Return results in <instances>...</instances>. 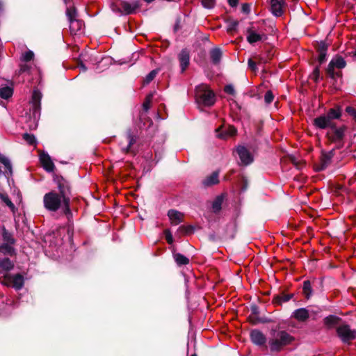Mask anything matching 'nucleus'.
Segmentation results:
<instances>
[{
    "label": "nucleus",
    "mask_w": 356,
    "mask_h": 356,
    "mask_svg": "<svg viewBox=\"0 0 356 356\" xmlns=\"http://www.w3.org/2000/svg\"><path fill=\"white\" fill-rule=\"evenodd\" d=\"M215 0H202V5L208 9H211L215 6Z\"/></svg>",
    "instance_id": "37998d69"
},
{
    "label": "nucleus",
    "mask_w": 356,
    "mask_h": 356,
    "mask_svg": "<svg viewBox=\"0 0 356 356\" xmlns=\"http://www.w3.org/2000/svg\"><path fill=\"white\" fill-rule=\"evenodd\" d=\"M195 99L199 105L211 106L216 102V97L207 85L201 84L195 88Z\"/></svg>",
    "instance_id": "f03ea898"
},
{
    "label": "nucleus",
    "mask_w": 356,
    "mask_h": 356,
    "mask_svg": "<svg viewBox=\"0 0 356 356\" xmlns=\"http://www.w3.org/2000/svg\"><path fill=\"white\" fill-rule=\"evenodd\" d=\"M318 61L320 63H323L326 58L327 52H318Z\"/></svg>",
    "instance_id": "8fccbe9b"
},
{
    "label": "nucleus",
    "mask_w": 356,
    "mask_h": 356,
    "mask_svg": "<svg viewBox=\"0 0 356 356\" xmlns=\"http://www.w3.org/2000/svg\"><path fill=\"white\" fill-rule=\"evenodd\" d=\"M298 321H305L309 317V311L305 308L296 309L291 316Z\"/></svg>",
    "instance_id": "412c9836"
},
{
    "label": "nucleus",
    "mask_w": 356,
    "mask_h": 356,
    "mask_svg": "<svg viewBox=\"0 0 356 356\" xmlns=\"http://www.w3.org/2000/svg\"><path fill=\"white\" fill-rule=\"evenodd\" d=\"M168 216L173 225H177L183 221L184 215L181 212L171 209L168 212Z\"/></svg>",
    "instance_id": "aec40b11"
},
{
    "label": "nucleus",
    "mask_w": 356,
    "mask_h": 356,
    "mask_svg": "<svg viewBox=\"0 0 356 356\" xmlns=\"http://www.w3.org/2000/svg\"><path fill=\"white\" fill-rule=\"evenodd\" d=\"M40 160L42 167L45 169V170L47 172L54 171L55 166L49 154L46 153H42L40 155Z\"/></svg>",
    "instance_id": "f3484780"
},
{
    "label": "nucleus",
    "mask_w": 356,
    "mask_h": 356,
    "mask_svg": "<svg viewBox=\"0 0 356 356\" xmlns=\"http://www.w3.org/2000/svg\"><path fill=\"white\" fill-rule=\"evenodd\" d=\"M79 67L81 69L83 72H85L87 70L86 67L82 63L79 65Z\"/></svg>",
    "instance_id": "bf43d9fd"
},
{
    "label": "nucleus",
    "mask_w": 356,
    "mask_h": 356,
    "mask_svg": "<svg viewBox=\"0 0 356 356\" xmlns=\"http://www.w3.org/2000/svg\"><path fill=\"white\" fill-rule=\"evenodd\" d=\"M13 93V90L12 88L9 86H4L0 88V97L2 99H7L9 97H12Z\"/></svg>",
    "instance_id": "cd10ccee"
},
{
    "label": "nucleus",
    "mask_w": 356,
    "mask_h": 356,
    "mask_svg": "<svg viewBox=\"0 0 356 356\" xmlns=\"http://www.w3.org/2000/svg\"><path fill=\"white\" fill-rule=\"evenodd\" d=\"M283 0H270V10L272 13L277 17L283 14Z\"/></svg>",
    "instance_id": "a211bd4d"
},
{
    "label": "nucleus",
    "mask_w": 356,
    "mask_h": 356,
    "mask_svg": "<svg viewBox=\"0 0 356 356\" xmlns=\"http://www.w3.org/2000/svg\"><path fill=\"white\" fill-rule=\"evenodd\" d=\"M69 22L70 31L71 34L76 35L81 34L82 33L84 26L83 21L77 19H72L71 20H69Z\"/></svg>",
    "instance_id": "2eb2a0df"
},
{
    "label": "nucleus",
    "mask_w": 356,
    "mask_h": 356,
    "mask_svg": "<svg viewBox=\"0 0 356 356\" xmlns=\"http://www.w3.org/2000/svg\"><path fill=\"white\" fill-rule=\"evenodd\" d=\"M303 292L307 298H309L312 293V286L309 281H305L303 283Z\"/></svg>",
    "instance_id": "c9c22d12"
},
{
    "label": "nucleus",
    "mask_w": 356,
    "mask_h": 356,
    "mask_svg": "<svg viewBox=\"0 0 356 356\" xmlns=\"http://www.w3.org/2000/svg\"><path fill=\"white\" fill-rule=\"evenodd\" d=\"M327 45L324 42H321L318 44V52H327Z\"/></svg>",
    "instance_id": "de8ad7c7"
},
{
    "label": "nucleus",
    "mask_w": 356,
    "mask_h": 356,
    "mask_svg": "<svg viewBox=\"0 0 356 356\" xmlns=\"http://www.w3.org/2000/svg\"><path fill=\"white\" fill-rule=\"evenodd\" d=\"M328 138L332 141H338L342 139L344 135V128H337L334 124L327 133Z\"/></svg>",
    "instance_id": "9b49d317"
},
{
    "label": "nucleus",
    "mask_w": 356,
    "mask_h": 356,
    "mask_svg": "<svg viewBox=\"0 0 356 356\" xmlns=\"http://www.w3.org/2000/svg\"><path fill=\"white\" fill-rule=\"evenodd\" d=\"M333 157L332 151L328 152H322V155L321 157V167L318 168L319 170H323L325 169L328 164L330 163Z\"/></svg>",
    "instance_id": "b1692460"
},
{
    "label": "nucleus",
    "mask_w": 356,
    "mask_h": 356,
    "mask_svg": "<svg viewBox=\"0 0 356 356\" xmlns=\"http://www.w3.org/2000/svg\"><path fill=\"white\" fill-rule=\"evenodd\" d=\"M127 141L128 142V145L127 146H122V149L124 152H129L131 145L136 141V136H134L130 131L127 134Z\"/></svg>",
    "instance_id": "a878e982"
},
{
    "label": "nucleus",
    "mask_w": 356,
    "mask_h": 356,
    "mask_svg": "<svg viewBox=\"0 0 356 356\" xmlns=\"http://www.w3.org/2000/svg\"><path fill=\"white\" fill-rule=\"evenodd\" d=\"M211 58L214 63H218L222 56V51L219 48L213 49L210 52Z\"/></svg>",
    "instance_id": "c85d7f7f"
},
{
    "label": "nucleus",
    "mask_w": 356,
    "mask_h": 356,
    "mask_svg": "<svg viewBox=\"0 0 356 356\" xmlns=\"http://www.w3.org/2000/svg\"><path fill=\"white\" fill-rule=\"evenodd\" d=\"M338 321V318L334 316H329L324 319L325 324L328 327H332L336 325Z\"/></svg>",
    "instance_id": "e433bc0d"
},
{
    "label": "nucleus",
    "mask_w": 356,
    "mask_h": 356,
    "mask_svg": "<svg viewBox=\"0 0 356 356\" xmlns=\"http://www.w3.org/2000/svg\"><path fill=\"white\" fill-rule=\"evenodd\" d=\"M41 98V92L38 90H35L32 95V105L33 108V115L35 116L40 112Z\"/></svg>",
    "instance_id": "6ab92c4d"
},
{
    "label": "nucleus",
    "mask_w": 356,
    "mask_h": 356,
    "mask_svg": "<svg viewBox=\"0 0 356 356\" xmlns=\"http://www.w3.org/2000/svg\"><path fill=\"white\" fill-rule=\"evenodd\" d=\"M248 65L249 67L252 70H255L256 69V63L254 61H253L252 59H249L248 60Z\"/></svg>",
    "instance_id": "6e6d98bb"
},
{
    "label": "nucleus",
    "mask_w": 356,
    "mask_h": 356,
    "mask_svg": "<svg viewBox=\"0 0 356 356\" xmlns=\"http://www.w3.org/2000/svg\"><path fill=\"white\" fill-rule=\"evenodd\" d=\"M219 173L216 171L212 172L210 175L207 176L202 181V184L204 186H211L213 185L217 184L219 182Z\"/></svg>",
    "instance_id": "4be33fe9"
},
{
    "label": "nucleus",
    "mask_w": 356,
    "mask_h": 356,
    "mask_svg": "<svg viewBox=\"0 0 356 356\" xmlns=\"http://www.w3.org/2000/svg\"><path fill=\"white\" fill-rule=\"evenodd\" d=\"M351 54L356 60V49L354 51L351 52Z\"/></svg>",
    "instance_id": "052dcab7"
},
{
    "label": "nucleus",
    "mask_w": 356,
    "mask_h": 356,
    "mask_svg": "<svg viewBox=\"0 0 356 356\" xmlns=\"http://www.w3.org/2000/svg\"><path fill=\"white\" fill-rule=\"evenodd\" d=\"M147 3H149L152 1H154V0H145Z\"/></svg>",
    "instance_id": "680f3d73"
},
{
    "label": "nucleus",
    "mask_w": 356,
    "mask_h": 356,
    "mask_svg": "<svg viewBox=\"0 0 356 356\" xmlns=\"http://www.w3.org/2000/svg\"><path fill=\"white\" fill-rule=\"evenodd\" d=\"M175 260L177 265H186L189 263V259L184 255L177 253L174 255Z\"/></svg>",
    "instance_id": "2f4dec72"
},
{
    "label": "nucleus",
    "mask_w": 356,
    "mask_h": 356,
    "mask_svg": "<svg viewBox=\"0 0 356 356\" xmlns=\"http://www.w3.org/2000/svg\"><path fill=\"white\" fill-rule=\"evenodd\" d=\"M266 38L265 33H257L254 27H250L247 29V40L249 43L253 44Z\"/></svg>",
    "instance_id": "9d476101"
},
{
    "label": "nucleus",
    "mask_w": 356,
    "mask_h": 356,
    "mask_svg": "<svg viewBox=\"0 0 356 356\" xmlns=\"http://www.w3.org/2000/svg\"><path fill=\"white\" fill-rule=\"evenodd\" d=\"M346 66V62L341 56H334L328 64L326 69L327 74L331 79L341 77L342 72L340 70Z\"/></svg>",
    "instance_id": "7ed1b4c3"
},
{
    "label": "nucleus",
    "mask_w": 356,
    "mask_h": 356,
    "mask_svg": "<svg viewBox=\"0 0 356 356\" xmlns=\"http://www.w3.org/2000/svg\"><path fill=\"white\" fill-rule=\"evenodd\" d=\"M44 207L50 211H56L63 204V197L58 193L51 191L46 193L43 197Z\"/></svg>",
    "instance_id": "20e7f679"
},
{
    "label": "nucleus",
    "mask_w": 356,
    "mask_h": 356,
    "mask_svg": "<svg viewBox=\"0 0 356 356\" xmlns=\"http://www.w3.org/2000/svg\"><path fill=\"white\" fill-rule=\"evenodd\" d=\"M242 11L245 13H248L250 11V6L247 3H244L242 6Z\"/></svg>",
    "instance_id": "864d4df0"
},
{
    "label": "nucleus",
    "mask_w": 356,
    "mask_h": 356,
    "mask_svg": "<svg viewBox=\"0 0 356 356\" xmlns=\"http://www.w3.org/2000/svg\"><path fill=\"white\" fill-rule=\"evenodd\" d=\"M292 296L293 295L289 294L282 295L281 296L277 297L275 301L276 303L281 305L283 302L289 301L292 298Z\"/></svg>",
    "instance_id": "58836bf2"
},
{
    "label": "nucleus",
    "mask_w": 356,
    "mask_h": 356,
    "mask_svg": "<svg viewBox=\"0 0 356 356\" xmlns=\"http://www.w3.org/2000/svg\"><path fill=\"white\" fill-rule=\"evenodd\" d=\"M2 238L5 243H14L15 240L13 238L12 234L6 230L5 227H2Z\"/></svg>",
    "instance_id": "473e14b6"
},
{
    "label": "nucleus",
    "mask_w": 356,
    "mask_h": 356,
    "mask_svg": "<svg viewBox=\"0 0 356 356\" xmlns=\"http://www.w3.org/2000/svg\"><path fill=\"white\" fill-rule=\"evenodd\" d=\"M181 72H184L190 63V52L187 49H184L178 54Z\"/></svg>",
    "instance_id": "ddd939ff"
},
{
    "label": "nucleus",
    "mask_w": 356,
    "mask_h": 356,
    "mask_svg": "<svg viewBox=\"0 0 356 356\" xmlns=\"http://www.w3.org/2000/svg\"><path fill=\"white\" fill-rule=\"evenodd\" d=\"M318 73H319V70L318 67H316L314 71V80L316 81L317 79H318Z\"/></svg>",
    "instance_id": "13d9d810"
},
{
    "label": "nucleus",
    "mask_w": 356,
    "mask_h": 356,
    "mask_svg": "<svg viewBox=\"0 0 356 356\" xmlns=\"http://www.w3.org/2000/svg\"><path fill=\"white\" fill-rule=\"evenodd\" d=\"M0 162L11 172L12 166L10 160L3 156H0Z\"/></svg>",
    "instance_id": "ea45409f"
},
{
    "label": "nucleus",
    "mask_w": 356,
    "mask_h": 356,
    "mask_svg": "<svg viewBox=\"0 0 356 356\" xmlns=\"http://www.w3.org/2000/svg\"><path fill=\"white\" fill-rule=\"evenodd\" d=\"M251 341L257 346H265L266 338L265 335L258 330H254L250 332Z\"/></svg>",
    "instance_id": "4468645a"
},
{
    "label": "nucleus",
    "mask_w": 356,
    "mask_h": 356,
    "mask_svg": "<svg viewBox=\"0 0 356 356\" xmlns=\"http://www.w3.org/2000/svg\"><path fill=\"white\" fill-rule=\"evenodd\" d=\"M314 124L318 129H324L328 127L330 128L333 123L329 120L326 115H321L314 119Z\"/></svg>",
    "instance_id": "dca6fc26"
},
{
    "label": "nucleus",
    "mask_w": 356,
    "mask_h": 356,
    "mask_svg": "<svg viewBox=\"0 0 356 356\" xmlns=\"http://www.w3.org/2000/svg\"><path fill=\"white\" fill-rule=\"evenodd\" d=\"M225 92L228 94H231V95L234 94V87L231 85L226 86L225 87Z\"/></svg>",
    "instance_id": "3c124183"
},
{
    "label": "nucleus",
    "mask_w": 356,
    "mask_h": 356,
    "mask_svg": "<svg viewBox=\"0 0 356 356\" xmlns=\"http://www.w3.org/2000/svg\"><path fill=\"white\" fill-rule=\"evenodd\" d=\"M273 98H274V97H273L272 92L270 90L267 91L264 96V99H265L266 103H267V104L271 103L273 100Z\"/></svg>",
    "instance_id": "a18cd8bd"
},
{
    "label": "nucleus",
    "mask_w": 356,
    "mask_h": 356,
    "mask_svg": "<svg viewBox=\"0 0 356 356\" xmlns=\"http://www.w3.org/2000/svg\"><path fill=\"white\" fill-rule=\"evenodd\" d=\"M238 25V22L236 20H232L229 22L227 26V31L232 32L236 30V27Z\"/></svg>",
    "instance_id": "c03bdc74"
},
{
    "label": "nucleus",
    "mask_w": 356,
    "mask_h": 356,
    "mask_svg": "<svg viewBox=\"0 0 356 356\" xmlns=\"http://www.w3.org/2000/svg\"><path fill=\"white\" fill-rule=\"evenodd\" d=\"M0 199L2 202H3L12 211L13 213H15L16 208L12 201L10 200L9 197L6 193H0Z\"/></svg>",
    "instance_id": "bb28decb"
},
{
    "label": "nucleus",
    "mask_w": 356,
    "mask_h": 356,
    "mask_svg": "<svg viewBox=\"0 0 356 356\" xmlns=\"http://www.w3.org/2000/svg\"><path fill=\"white\" fill-rule=\"evenodd\" d=\"M236 152L242 165H247L253 161L252 154L245 147L238 146L236 149Z\"/></svg>",
    "instance_id": "1a4fd4ad"
},
{
    "label": "nucleus",
    "mask_w": 356,
    "mask_h": 356,
    "mask_svg": "<svg viewBox=\"0 0 356 356\" xmlns=\"http://www.w3.org/2000/svg\"><path fill=\"white\" fill-rule=\"evenodd\" d=\"M14 263L8 258L0 259V273H8L9 271L13 269Z\"/></svg>",
    "instance_id": "5701e85b"
},
{
    "label": "nucleus",
    "mask_w": 356,
    "mask_h": 356,
    "mask_svg": "<svg viewBox=\"0 0 356 356\" xmlns=\"http://www.w3.org/2000/svg\"><path fill=\"white\" fill-rule=\"evenodd\" d=\"M120 6L124 14L131 15L134 13L140 7V3L138 0L122 1Z\"/></svg>",
    "instance_id": "6e6552de"
},
{
    "label": "nucleus",
    "mask_w": 356,
    "mask_h": 356,
    "mask_svg": "<svg viewBox=\"0 0 356 356\" xmlns=\"http://www.w3.org/2000/svg\"><path fill=\"white\" fill-rule=\"evenodd\" d=\"M23 138L29 145H34L35 143V136L32 134H24L23 136Z\"/></svg>",
    "instance_id": "79ce46f5"
},
{
    "label": "nucleus",
    "mask_w": 356,
    "mask_h": 356,
    "mask_svg": "<svg viewBox=\"0 0 356 356\" xmlns=\"http://www.w3.org/2000/svg\"><path fill=\"white\" fill-rule=\"evenodd\" d=\"M346 112L351 115L353 118L356 115V110L352 107H347Z\"/></svg>",
    "instance_id": "603ef678"
},
{
    "label": "nucleus",
    "mask_w": 356,
    "mask_h": 356,
    "mask_svg": "<svg viewBox=\"0 0 356 356\" xmlns=\"http://www.w3.org/2000/svg\"><path fill=\"white\" fill-rule=\"evenodd\" d=\"M31 67L27 63H22L19 65V69L17 72V74L19 76L24 73L29 74Z\"/></svg>",
    "instance_id": "4c0bfd02"
},
{
    "label": "nucleus",
    "mask_w": 356,
    "mask_h": 356,
    "mask_svg": "<svg viewBox=\"0 0 356 356\" xmlns=\"http://www.w3.org/2000/svg\"><path fill=\"white\" fill-rule=\"evenodd\" d=\"M158 73V70H154L152 71H151L145 77V83L146 84H148L149 82H151L154 78L155 76H156Z\"/></svg>",
    "instance_id": "a19ab883"
},
{
    "label": "nucleus",
    "mask_w": 356,
    "mask_h": 356,
    "mask_svg": "<svg viewBox=\"0 0 356 356\" xmlns=\"http://www.w3.org/2000/svg\"><path fill=\"white\" fill-rule=\"evenodd\" d=\"M330 121L334 119H339L341 117V111L339 108H331L326 115Z\"/></svg>",
    "instance_id": "7c9ffc66"
},
{
    "label": "nucleus",
    "mask_w": 356,
    "mask_h": 356,
    "mask_svg": "<svg viewBox=\"0 0 356 356\" xmlns=\"http://www.w3.org/2000/svg\"><path fill=\"white\" fill-rule=\"evenodd\" d=\"M191 356H196V355L194 354V355H192Z\"/></svg>",
    "instance_id": "69168bd1"
},
{
    "label": "nucleus",
    "mask_w": 356,
    "mask_h": 356,
    "mask_svg": "<svg viewBox=\"0 0 356 356\" xmlns=\"http://www.w3.org/2000/svg\"><path fill=\"white\" fill-rule=\"evenodd\" d=\"M236 129L232 126L221 127L216 129L217 137L226 139L236 134Z\"/></svg>",
    "instance_id": "f8f14e48"
},
{
    "label": "nucleus",
    "mask_w": 356,
    "mask_h": 356,
    "mask_svg": "<svg viewBox=\"0 0 356 356\" xmlns=\"http://www.w3.org/2000/svg\"><path fill=\"white\" fill-rule=\"evenodd\" d=\"M227 1L232 7H235L238 4V0H227Z\"/></svg>",
    "instance_id": "4d7b16f0"
},
{
    "label": "nucleus",
    "mask_w": 356,
    "mask_h": 356,
    "mask_svg": "<svg viewBox=\"0 0 356 356\" xmlns=\"http://www.w3.org/2000/svg\"><path fill=\"white\" fill-rule=\"evenodd\" d=\"M58 188L60 192L58 195L63 197V200L64 212L65 214L70 213V199L69 197H67V194L69 191V186L65 181H63L58 183Z\"/></svg>",
    "instance_id": "0eeeda50"
},
{
    "label": "nucleus",
    "mask_w": 356,
    "mask_h": 356,
    "mask_svg": "<svg viewBox=\"0 0 356 356\" xmlns=\"http://www.w3.org/2000/svg\"><path fill=\"white\" fill-rule=\"evenodd\" d=\"M1 283L6 286L13 287L15 290H20L24 286V277L19 273L15 275L4 273Z\"/></svg>",
    "instance_id": "39448f33"
},
{
    "label": "nucleus",
    "mask_w": 356,
    "mask_h": 356,
    "mask_svg": "<svg viewBox=\"0 0 356 356\" xmlns=\"http://www.w3.org/2000/svg\"><path fill=\"white\" fill-rule=\"evenodd\" d=\"M223 198L222 196H218L212 203V211L214 213L220 211L221 209Z\"/></svg>",
    "instance_id": "c756f323"
},
{
    "label": "nucleus",
    "mask_w": 356,
    "mask_h": 356,
    "mask_svg": "<svg viewBox=\"0 0 356 356\" xmlns=\"http://www.w3.org/2000/svg\"><path fill=\"white\" fill-rule=\"evenodd\" d=\"M13 243H3L0 245V252L5 255L13 256L15 254V249L11 245Z\"/></svg>",
    "instance_id": "393cba45"
},
{
    "label": "nucleus",
    "mask_w": 356,
    "mask_h": 356,
    "mask_svg": "<svg viewBox=\"0 0 356 356\" xmlns=\"http://www.w3.org/2000/svg\"><path fill=\"white\" fill-rule=\"evenodd\" d=\"M64 2L65 4H67L68 3V0H64Z\"/></svg>",
    "instance_id": "e2e57ef3"
},
{
    "label": "nucleus",
    "mask_w": 356,
    "mask_h": 356,
    "mask_svg": "<svg viewBox=\"0 0 356 356\" xmlns=\"http://www.w3.org/2000/svg\"><path fill=\"white\" fill-rule=\"evenodd\" d=\"M339 337L343 343H350L356 338V330H351L348 325H341L337 329Z\"/></svg>",
    "instance_id": "423d86ee"
},
{
    "label": "nucleus",
    "mask_w": 356,
    "mask_h": 356,
    "mask_svg": "<svg viewBox=\"0 0 356 356\" xmlns=\"http://www.w3.org/2000/svg\"><path fill=\"white\" fill-rule=\"evenodd\" d=\"M354 119H355V121H356V115L354 117Z\"/></svg>",
    "instance_id": "0e129e2a"
},
{
    "label": "nucleus",
    "mask_w": 356,
    "mask_h": 356,
    "mask_svg": "<svg viewBox=\"0 0 356 356\" xmlns=\"http://www.w3.org/2000/svg\"><path fill=\"white\" fill-rule=\"evenodd\" d=\"M165 239L169 244L173 243V237L171 232L169 230L165 231Z\"/></svg>",
    "instance_id": "09e8293b"
},
{
    "label": "nucleus",
    "mask_w": 356,
    "mask_h": 356,
    "mask_svg": "<svg viewBox=\"0 0 356 356\" xmlns=\"http://www.w3.org/2000/svg\"><path fill=\"white\" fill-rule=\"evenodd\" d=\"M151 101L152 95H149L148 97H147L145 102H143V106L145 111H147L150 108Z\"/></svg>",
    "instance_id": "49530a36"
},
{
    "label": "nucleus",
    "mask_w": 356,
    "mask_h": 356,
    "mask_svg": "<svg viewBox=\"0 0 356 356\" xmlns=\"http://www.w3.org/2000/svg\"><path fill=\"white\" fill-rule=\"evenodd\" d=\"M293 337L285 331H274L268 343L271 351H280L284 346L289 344Z\"/></svg>",
    "instance_id": "f257e3e1"
},
{
    "label": "nucleus",
    "mask_w": 356,
    "mask_h": 356,
    "mask_svg": "<svg viewBox=\"0 0 356 356\" xmlns=\"http://www.w3.org/2000/svg\"><path fill=\"white\" fill-rule=\"evenodd\" d=\"M33 58H34V53L31 50H28L26 52H24V54H22L20 59H21V61L26 63V62H29V61L33 60Z\"/></svg>",
    "instance_id": "f704fd0d"
},
{
    "label": "nucleus",
    "mask_w": 356,
    "mask_h": 356,
    "mask_svg": "<svg viewBox=\"0 0 356 356\" xmlns=\"http://www.w3.org/2000/svg\"><path fill=\"white\" fill-rule=\"evenodd\" d=\"M191 227H180L179 230L184 232L185 234H188L191 232Z\"/></svg>",
    "instance_id": "5fc2aeb1"
},
{
    "label": "nucleus",
    "mask_w": 356,
    "mask_h": 356,
    "mask_svg": "<svg viewBox=\"0 0 356 356\" xmlns=\"http://www.w3.org/2000/svg\"><path fill=\"white\" fill-rule=\"evenodd\" d=\"M66 15L68 20L76 19V10L74 6H68L66 10Z\"/></svg>",
    "instance_id": "72a5a7b5"
}]
</instances>
